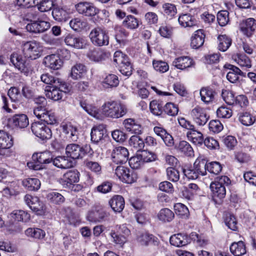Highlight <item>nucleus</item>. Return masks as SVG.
<instances>
[{
  "label": "nucleus",
  "instance_id": "f257e3e1",
  "mask_svg": "<svg viewBox=\"0 0 256 256\" xmlns=\"http://www.w3.org/2000/svg\"><path fill=\"white\" fill-rule=\"evenodd\" d=\"M230 184V179L226 176H218L210 187L212 192V198L216 204H220L226 194V186Z\"/></svg>",
  "mask_w": 256,
  "mask_h": 256
},
{
  "label": "nucleus",
  "instance_id": "f03ea898",
  "mask_svg": "<svg viewBox=\"0 0 256 256\" xmlns=\"http://www.w3.org/2000/svg\"><path fill=\"white\" fill-rule=\"evenodd\" d=\"M4 128L8 130H14L16 128H24L29 124L28 116L22 113L14 114L11 118L5 117L2 120Z\"/></svg>",
  "mask_w": 256,
  "mask_h": 256
},
{
  "label": "nucleus",
  "instance_id": "7ed1b4c3",
  "mask_svg": "<svg viewBox=\"0 0 256 256\" xmlns=\"http://www.w3.org/2000/svg\"><path fill=\"white\" fill-rule=\"evenodd\" d=\"M178 121L182 128L189 130L186 133L188 140L196 146H201L204 142V136L202 132L196 130L194 126L184 118H178Z\"/></svg>",
  "mask_w": 256,
  "mask_h": 256
},
{
  "label": "nucleus",
  "instance_id": "20e7f679",
  "mask_svg": "<svg viewBox=\"0 0 256 256\" xmlns=\"http://www.w3.org/2000/svg\"><path fill=\"white\" fill-rule=\"evenodd\" d=\"M22 50L25 57L31 60H36L40 56L43 49L40 42L36 40H30L24 42L22 44Z\"/></svg>",
  "mask_w": 256,
  "mask_h": 256
},
{
  "label": "nucleus",
  "instance_id": "39448f33",
  "mask_svg": "<svg viewBox=\"0 0 256 256\" xmlns=\"http://www.w3.org/2000/svg\"><path fill=\"white\" fill-rule=\"evenodd\" d=\"M69 91L68 86L64 80L60 81V84H54L52 86H46L45 88L46 96L55 101L60 100L64 94Z\"/></svg>",
  "mask_w": 256,
  "mask_h": 256
},
{
  "label": "nucleus",
  "instance_id": "423d86ee",
  "mask_svg": "<svg viewBox=\"0 0 256 256\" xmlns=\"http://www.w3.org/2000/svg\"><path fill=\"white\" fill-rule=\"evenodd\" d=\"M205 166L204 159H197L194 162L193 167L184 168L182 172L188 178L196 180L200 175L204 176L206 174Z\"/></svg>",
  "mask_w": 256,
  "mask_h": 256
},
{
  "label": "nucleus",
  "instance_id": "0eeeda50",
  "mask_svg": "<svg viewBox=\"0 0 256 256\" xmlns=\"http://www.w3.org/2000/svg\"><path fill=\"white\" fill-rule=\"evenodd\" d=\"M89 38L92 44L96 46H107L109 43L108 32L100 28L92 29L89 34Z\"/></svg>",
  "mask_w": 256,
  "mask_h": 256
},
{
  "label": "nucleus",
  "instance_id": "6e6552de",
  "mask_svg": "<svg viewBox=\"0 0 256 256\" xmlns=\"http://www.w3.org/2000/svg\"><path fill=\"white\" fill-rule=\"evenodd\" d=\"M31 129L32 133L42 140H48L52 136L51 130L42 122H34L32 123Z\"/></svg>",
  "mask_w": 256,
  "mask_h": 256
},
{
  "label": "nucleus",
  "instance_id": "1a4fd4ad",
  "mask_svg": "<svg viewBox=\"0 0 256 256\" xmlns=\"http://www.w3.org/2000/svg\"><path fill=\"white\" fill-rule=\"evenodd\" d=\"M86 150L80 146L76 144H70L66 146L65 154L67 158L72 160L82 158L86 154Z\"/></svg>",
  "mask_w": 256,
  "mask_h": 256
},
{
  "label": "nucleus",
  "instance_id": "9d476101",
  "mask_svg": "<svg viewBox=\"0 0 256 256\" xmlns=\"http://www.w3.org/2000/svg\"><path fill=\"white\" fill-rule=\"evenodd\" d=\"M80 180V172L76 170L66 172L60 179V183L64 187H70Z\"/></svg>",
  "mask_w": 256,
  "mask_h": 256
},
{
  "label": "nucleus",
  "instance_id": "9b49d317",
  "mask_svg": "<svg viewBox=\"0 0 256 256\" xmlns=\"http://www.w3.org/2000/svg\"><path fill=\"white\" fill-rule=\"evenodd\" d=\"M76 11L86 16H92L96 14L99 10L92 3L80 2L75 6Z\"/></svg>",
  "mask_w": 256,
  "mask_h": 256
},
{
  "label": "nucleus",
  "instance_id": "f8f14e48",
  "mask_svg": "<svg viewBox=\"0 0 256 256\" xmlns=\"http://www.w3.org/2000/svg\"><path fill=\"white\" fill-rule=\"evenodd\" d=\"M128 149L124 146L116 147L112 152V162L116 164L126 163L128 159Z\"/></svg>",
  "mask_w": 256,
  "mask_h": 256
},
{
  "label": "nucleus",
  "instance_id": "ddd939ff",
  "mask_svg": "<svg viewBox=\"0 0 256 256\" xmlns=\"http://www.w3.org/2000/svg\"><path fill=\"white\" fill-rule=\"evenodd\" d=\"M50 27V24L49 22L38 20L28 24L26 26V29L29 32L40 34L46 31Z\"/></svg>",
  "mask_w": 256,
  "mask_h": 256
},
{
  "label": "nucleus",
  "instance_id": "4468645a",
  "mask_svg": "<svg viewBox=\"0 0 256 256\" xmlns=\"http://www.w3.org/2000/svg\"><path fill=\"white\" fill-rule=\"evenodd\" d=\"M115 174L122 182L132 184L135 181V176L130 170L124 166H118L115 170Z\"/></svg>",
  "mask_w": 256,
  "mask_h": 256
},
{
  "label": "nucleus",
  "instance_id": "2eb2a0df",
  "mask_svg": "<svg viewBox=\"0 0 256 256\" xmlns=\"http://www.w3.org/2000/svg\"><path fill=\"white\" fill-rule=\"evenodd\" d=\"M222 96L226 104V105H223L219 107L216 112H228L232 111L231 105L233 104L236 101L234 92L228 90H224L222 91Z\"/></svg>",
  "mask_w": 256,
  "mask_h": 256
},
{
  "label": "nucleus",
  "instance_id": "dca6fc26",
  "mask_svg": "<svg viewBox=\"0 0 256 256\" xmlns=\"http://www.w3.org/2000/svg\"><path fill=\"white\" fill-rule=\"evenodd\" d=\"M43 63L46 67L54 70L60 68L63 64L59 56L54 54L45 56L44 58Z\"/></svg>",
  "mask_w": 256,
  "mask_h": 256
},
{
  "label": "nucleus",
  "instance_id": "f3484780",
  "mask_svg": "<svg viewBox=\"0 0 256 256\" xmlns=\"http://www.w3.org/2000/svg\"><path fill=\"white\" fill-rule=\"evenodd\" d=\"M172 64L178 69L184 70L187 68L193 67L195 62L190 57L182 56L175 58Z\"/></svg>",
  "mask_w": 256,
  "mask_h": 256
},
{
  "label": "nucleus",
  "instance_id": "a211bd4d",
  "mask_svg": "<svg viewBox=\"0 0 256 256\" xmlns=\"http://www.w3.org/2000/svg\"><path fill=\"white\" fill-rule=\"evenodd\" d=\"M64 41L66 45L78 49L83 48L86 45L84 39L72 34H68Z\"/></svg>",
  "mask_w": 256,
  "mask_h": 256
},
{
  "label": "nucleus",
  "instance_id": "6ab92c4d",
  "mask_svg": "<svg viewBox=\"0 0 256 256\" xmlns=\"http://www.w3.org/2000/svg\"><path fill=\"white\" fill-rule=\"evenodd\" d=\"M240 28L244 34L250 36L256 30V20L253 18H248L240 22Z\"/></svg>",
  "mask_w": 256,
  "mask_h": 256
},
{
  "label": "nucleus",
  "instance_id": "aec40b11",
  "mask_svg": "<svg viewBox=\"0 0 256 256\" xmlns=\"http://www.w3.org/2000/svg\"><path fill=\"white\" fill-rule=\"evenodd\" d=\"M26 58L24 56H22L18 54H13L11 56L10 60L18 70L22 72H26L28 70V65Z\"/></svg>",
  "mask_w": 256,
  "mask_h": 256
},
{
  "label": "nucleus",
  "instance_id": "412c9836",
  "mask_svg": "<svg viewBox=\"0 0 256 256\" xmlns=\"http://www.w3.org/2000/svg\"><path fill=\"white\" fill-rule=\"evenodd\" d=\"M102 112H124L127 110L126 106L118 102H108L102 106Z\"/></svg>",
  "mask_w": 256,
  "mask_h": 256
},
{
  "label": "nucleus",
  "instance_id": "4be33fe9",
  "mask_svg": "<svg viewBox=\"0 0 256 256\" xmlns=\"http://www.w3.org/2000/svg\"><path fill=\"white\" fill-rule=\"evenodd\" d=\"M52 16L58 22H65L68 18L69 12L65 7L54 5L52 11Z\"/></svg>",
  "mask_w": 256,
  "mask_h": 256
},
{
  "label": "nucleus",
  "instance_id": "5701e85b",
  "mask_svg": "<svg viewBox=\"0 0 256 256\" xmlns=\"http://www.w3.org/2000/svg\"><path fill=\"white\" fill-rule=\"evenodd\" d=\"M232 59L242 70H246L252 66V62L250 58L244 54L237 53L232 56Z\"/></svg>",
  "mask_w": 256,
  "mask_h": 256
},
{
  "label": "nucleus",
  "instance_id": "b1692460",
  "mask_svg": "<svg viewBox=\"0 0 256 256\" xmlns=\"http://www.w3.org/2000/svg\"><path fill=\"white\" fill-rule=\"evenodd\" d=\"M87 56L91 60L98 62L108 58L110 54L100 48H93L88 51Z\"/></svg>",
  "mask_w": 256,
  "mask_h": 256
},
{
  "label": "nucleus",
  "instance_id": "393cba45",
  "mask_svg": "<svg viewBox=\"0 0 256 256\" xmlns=\"http://www.w3.org/2000/svg\"><path fill=\"white\" fill-rule=\"evenodd\" d=\"M52 156L49 151L34 153L32 156V160L40 164H48L52 163Z\"/></svg>",
  "mask_w": 256,
  "mask_h": 256
},
{
  "label": "nucleus",
  "instance_id": "a878e982",
  "mask_svg": "<svg viewBox=\"0 0 256 256\" xmlns=\"http://www.w3.org/2000/svg\"><path fill=\"white\" fill-rule=\"evenodd\" d=\"M123 124L126 130L136 134H140L142 132V128L141 125L138 123L134 119L127 118L126 119Z\"/></svg>",
  "mask_w": 256,
  "mask_h": 256
},
{
  "label": "nucleus",
  "instance_id": "bb28decb",
  "mask_svg": "<svg viewBox=\"0 0 256 256\" xmlns=\"http://www.w3.org/2000/svg\"><path fill=\"white\" fill-rule=\"evenodd\" d=\"M87 69L85 66L81 64H76L72 66L70 76L73 80L82 78L86 74Z\"/></svg>",
  "mask_w": 256,
  "mask_h": 256
},
{
  "label": "nucleus",
  "instance_id": "cd10ccee",
  "mask_svg": "<svg viewBox=\"0 0 256 256\" xmlns=\"http://www.w3.org/2000/svg\"><path fill=\"white\" fill-rule=\"evenodd\" d=\"M205 34L202 30H196L191 38L190 46L192 48H198L202 46L204 42Z\"/></svg>",
  "mask_w": 256,
  "mask_h": 256
},
{
  "label": "nucleus",
  "instance_id": "c85d7f7f",
  "mask_svg": "<svg viewBox=\"0 0 256 256\" xmlns=\"http://www.w3.org/2000/svg\"><path fill=\"white\" fill-rule=\"evenodd\" d=\"M106 132V130L103 125L94 126L90 132L92 142L95 144H98L103 139Z\"/></svg>",
  "mask_w": 256,
  "mask_h": 256
},
{
  "label": "nucleus",
  "instance_id": "c756f323",
  "mask_svg": "<svg viewBox=\"0 0 256 256\" xmlns=\"http://www.w3.org/2000/svg\"><path fill=\"white\" fill-rule=\"evenodd\" d=\"M109 205L114 212H120L124 208L125 202L124 198L120 195L114 196L110 200Z\"/></svg>",
  "mask_w": 256,
  "mask_h": 256
},
{
  "label": "nucleus",
  "instance_id": "7c9ffc66",
  "mask_svg": "<svg viewBox=\"0 0 256 256\" xmlns=\"http://www.w3.org/2000/svg\"><path fill=\"white\" fill-rule=\"evenodd\" d=\"M170 243L175 246L180 247L190 242V238L184 234L179 233L172 236L170 239Z\"/></svg>",
  "mask_w": 256,
  "mask_h": 256
},
{
  "label": "nucleus",
  "instance_id": "2f4dec72",
  "mask_svg": "<svg viewBox=\"0 0 256 256\" xmlns=\"http://www.w3.org/2000/svg\"><path fill=\"white\" fill-rule=\"evenodd\" d=\"M63 132L71 141L75 142L78 140L79 132L76 126L70 124H66L63 126Z\"/></svg>",
  "mask_w": 256,
  "mask_h": 256
},
{
  "label": "nucleus",
  "instance_id": "473e14b6",
  "mask_svg": "<svg viewBox=\"0 0 256 256\" xmlns=\"http://www.w3.org/2000/svg\"><path fill=\"white\" fill-rule=\"evenodd\" d=\"M180 24L184 28L192 27L196 24V21L190 14H181L178 19Z\"/></svg>",
  "mask_w": 256,
  "mask_h": 256
},
{
  "label": "nucleus",
  "instance_id": "72a5a7b5",
  "mask_svg": "<svg viewBox=\"0 0 256 256\" xmlns=\"http://www.w3.org/2000/svg\"><path fill=\"white\" fill-rule=\"evenodd\" d=\"M52 163L54 166L62 168H68L72 166V162L66 156H58L52 159Z\"/></svg>",
  "mask_w": 256,
  "mask_h": 256
},
{
  "label": "nucleus",
  "instance_id": "f704fd0d",
  "mask_svg": "<svg viewBox=\"0 0 256 256\" xmlns=\"http://www.w3.org/2000/svg\"><path fill=\"white\" fill-rule=\"evenodd\" d=\"M201 100L206 104L212 103L215 98V92L210 88H203L200 90Z\"/></svg>",
  "mask_w": 256,
  "mask_h": 256
},
{
  "label": "nucleus",
  "instance_id": "c9c22d12",
  "mask_svg": "<svg viewBox=\"0 0 256 256\" xmlns=\"http://www.w3.org/2000/svg\"><path fill=\"white\" fill-rule=\"evenodd\" d=\"M10 216L12 220L24 222H28L30 218L29 214L22 210H15L13 211L10 214Z\"/></svg>",
  "mask_w": 256,
  "mask_h": 256
},
{
  "label": "nucleus",
  "instance_id": "e433bc0d",
  "mask_svg": "<svg viewBox=\"0 0 256 256\" xmlns=\"http://www.w3.org/2000/svg\"><path fill=\"white\" fill-rule=\"evenodd\" d=\"M36 116L48 124H58L61 121L60 118L55 116L54 113H38Z\"/></svg>",
  "mask_w": 256,
  "mask_h": 256
},
{
  "label": "nucleus",
  "instance_id": "4c0bfd02",
  "mask_svg": "<svg viewBox=\"0 0 256 256\" xmlns=\"http://www.w3.org/2000/svg\"><path fill=\"white\" fill-rule=\"evenodd\" d=\"M230 250L235 256H242L246 253V245L242 240L234 242L230 246Z\"/></svg>",
  "mask_w": 256,
  "mask_h": 256
},
{
  "label": "nucleus",
  "instance_id": "58836bf2",
  "mask_svg": "<svg viewBox=\"0 0 256 256\" xmlns=\"http://www.w3.org/2000/svg\"><path fill=\"white\" fill-rule=\"evenodd\" d=\"M23 186L30 191L38 190L40 186V182L36 178H28L22 181Z\"/></svg>",
  "mask_w": 256,
  "mask_h": 256
},
{
  "label": "nucleus",
  "instance_id": "ea45409f",
  "mask_svg": "<svg viewBox=\"0 0 256 256\" xmlns=\"http://www.w3.org/2000/svg\"><path fill=\"white\" fill-rule=\"evenodd\" d=\"M230 72L226 74V78L230 82H236L239 78V76L241 74L242 71L238 67L233 65H228Z\"/></svg>",
  "mask_w": 256,
  "mask_h": 256
},
{
  "label": "nucleus",
  "instance_id": "a19ab883",
  "mask_svg": "<svg viewBox=\"0 0 256 256\" xmlns=\"http://www.w3.org/2000/svg\"><path fill=\"white\" fill-rule=\"evenodd\" d=\"M70 27L74 31L80 32L87 26V22L78 18H72L69 22Z\"/></svg>",
  "mask_w": 256,
  "mask_h": 256
},
{
  "label": "nucleus",
  "instance_id": "79ce46f5",
  "mask_svg": "<svg viewBox=\"0 0 256 256\" xmlns=\"http://www.w3.org/2000/svg\"><path fill=\"white\" fill-rule=\"evenodd\" d=\"M123 26L128 29L133 30L138 28L140 20L132 15L128 16L122 22Z\"/></svg>",
  "mask_w": 256,
  "mask_h": 256
},
{
  "label": "nucleus",
  "instance_id": "37998d69",
  "mask_svg": "<svg viewBox=\"0 0 256 256\" xmlns=\"http://www.w3.org/2000/svg\"><path fill=\"white\" fill-rule=\"evenodd\" d=\"M162 12L170 18H172L177 12L176 6L171 3H164L162 5Z\"/></svg>",
  "mask_w": 256,
  "mask_h": 256
},
{
  "label": "nucleus",
  "instance_id": "c03bdc74",
  "mask_svg": "<svg viewBox=\"0 0 256 256\" xmlns=\"http://www.w3.org/2000/svg\"><path fill=\"white\" fill-rule=\"evenodd\" d=\"M160 220L164 222H170L174 217V213L168 208H164L160 210L158 214Z\"/></svg>",
  "mask_w": 256,
  "mask_h": 256
},
{
  "label": "nucleus",
  "instance_id": "a18cd8bd",
  "mask_svg": "<svg viewBox=\"0 0 256 256\" xmlns=\"http://www.w3.org/2000/svg\"><path fill=\"white\" fill-rule=\"evenodd\" d=\"M218 48L222 52H226L232 44V40L226 34L220 35L218 38Z\"/></svg>",
  "mask_w": 256,
  "mask_h": 256
},
{
  "label": "nucleus",
  "instance_id": "49530a36",
  "mask_svg": "<svg viewBox=\"0 0 256 256\" xmlns=\"http://www.w3.org/2000/svg\"><path fill=\"white\" fill-rule=\"evenodd\" d=\"M34 112L46 111L48 112L46 108L47 102L43 96L36 98L34 100Z\"/></svg>",
  "mask_w": 256,
  "mask_h": 256
},
{
  "label": "nucleus",
  "instance_id": "de8ad7c7",
  "mask_svg": "<svg viewBox=\"0 0 256 256\" xmlns=\"http://www.w3.org/2000/svg\"><path fill=\"white\" fill-rule=\"evenodd\" d=\"M119 84V80L117 76L114 74H108L106 76L103 80V85L106 88L116 87Z\"/></svg>",
  "mask_w": 256,
  "mask_h": 256
},
{
  "label": "nucleus",
  "instance_id": "09e8293b",
  "mask_svg": "<svg viewBox=\"0 0 256 256\" xmlns=\"http://www.w3.org/2000/svg\"><path fill=\"white\" fill-rule=\"evenodd\" d=\"M176 148L187 156L194 154V150L190 144L186 141H180Z\"/></svg>",
  "mask_w": 256,
  "mask_h": 256
},
{
  "label": "nucleus",
  "instance_id": "8fccbe9b",
  "mask_svg": "<svg viewBox=\"0 0 256 256\" xmlns=\"http://www.w3.org/2000/svg\"><path fill=\"white\" fill-rule=\"evenodd\" d=\"M130 145L138 152L140 151L144 146V142L138 136H132L129 140Z\"/></svg>",
  "mask_w": 256,
  "mask_h": 256
},
{
  "label": "nucleus",
  "instance_id": "3c124183",
  "mask_svg": "<svg viewBox=\"0 0 256 256\" xmlns=\"http://www.w3.org/2000/svg\"><path fill=\"white\" fill-rule=\"evenodd\" d=\"M154 236L148 233H140L137 236V240L140 245L148 246L154 240Z\"/></svg>",
  "mask_w": 256,
  "mask_h": 256
},
{
  "label": "nucleus",
  "instance_id": "603ef678",
  "mask_svg": "<svg viewBox=\"0 0 256 256\" xmlns=\"http://www.w3.org/2000/svg\"><path fill=\"white\" fill-rule=\"evenodd\" d=\"M205 170L206 172V170L210 173L214 174H218L222 170V166L220 164L217 162H212L209 163H207L205 160Z\"/></svg>",
  "mask_w": 256,
  "mask_h": 256
},
{
  "label": "nucleus",
  "instance_id": "864d4df0",
  "mask_svg": "<svg viewBox=\"0 0 256 256\" xmlns=\"http://www.w3.org/2000/svg\"><path fill=\"white\" fill-rule=\"evenodd\" d=\"M114 62L120 67L130 62L128 56L120 51H116L114 55Z\"/></svg>",
  "mask_w": 256,
  "mask_h": 256
},
{
  "label": "nucleus",
  "instance_id": "5fc2aeb1",
  "mask_svg": "<svg viewBox=\"0 0 256 256\" xmlns=\"http://www.w3.org/2000/svg\"><path fill=\"white\" fill-rule=\"evenodd\" d=\"M26 234L35 238L40 239L45 236V232L42 229L38 228H28L25 231Z\"/></svg>",
  "mask_w": 256,
  "mask_h": 256
},
{
  "label": "nucleus",
  "instance_id": "6e6d98bb",
  "mask_svg": "<svg viewBox=\"0 0 256 256\" xmlns=\"http://www.w3.org/2000/svg\"><path fill=\"white\" fill-rule=\"evenodd\" d=\"M29 207L32 211L36 212L37 214H42L44 212V204L36 196L34 198V202H32Z\"/></svg>",
  "mask_w": 256,
  "mask_h": 256
},
{
  "label": "nucleus",
  "instance_id": "4d7b16f0",
  "mask_svg": "<svg viewBox=\"0 0 256 256\" xmlns=\"http://www.w3.org/2000/svg\"><path fill=\"white\" fill-rule=\"evenodd\" d=\"M12 136L4 130H0V146H12Z\"/></svg>",
  "mask_w": 256,
  "mask_h": 256
},
{
  "label": "nucleus",
  "instance_id": "13d9d810",
  "mask_svg": "<svg viewBox=\"0 0 256 256\" xmlns=\"http://www.w3.org/2000/svg\"><path fill=\"white\" fill-rule=\"evenodd\" d=\"M54 0H42L36 4V6L40 12H46L54 8Z\"/></svg>",
  "mask_w": 256,
  "mask_h": 256
},
{
  "label": "nucleus",
  "instance_id": "bf43d9fd",
  "mask_svg": "<svg viewBox=\"0 0 256 256\" xmlns=\"http://www.w3.org/2000/svg\"><path fill=\"white\" fill-rule=\"evenodd\" d=\"M47 198L50 202L58 204L63 203L65 200L62 194L54 192L48 193Z\"/></svg>",
  "mask_w": 256,
  "mask_h": 256
},
{
  "label": "nucleus",
  "instance_id": "052dcab7",
  "mask_svg": "<svg viewBox=\"0 0 256 256\" xmlns=\"http://www.w3.org/2000/svg\"><path fill=\"white\" fill-rule=\"evenodd\" d=\"M152 66L155 70L160 73H164L169 69L168 64L162 60H154L152 61Z\"/></svg>",
  "mask_w": 256,
  "mask_h": 256
},
{
  "label": "nucleus",
  "instance_id": "680f3d73",
  "mask_svg": "<svg viewBox=\"0 0 256 256\" xmlns=\"http://www.w3.org/2000/svg\"><path fill=\"white\" fill-rule=\"evenodd\" d=\"M41 80L44 83L52 86L54 84H60V81L62 80L58 78H55L48 74H43L40 76Z\"/></svg>",
  "mask_w": 256,
  "mask_h": 256
},
{
  "label": "nucleus",
  "instance_id": "e2e57ef3",
  "mask_svg": "<svg viewBox=\"0 0 256 256\" xmlns=\"http://www.w3.org/2000/svg\"><path fill=\"white\" fill-rule=\"evenodd\" d=\"M128 163L130 166L133 169H138L144 164L140 154H137L136 156L132 157L129 160Z\"/></svg>",
  "mask_w": 256,
  "mask_h": 256
},
{
  "label": "nucleus",
  "instance_id": "0e129e2a",
  "mask_svg": "<svg viewBox=\"0 0 256 256\" xmlns=\"http://www.w3.org/2000/svg\"><path fill=\"white\" fill-rule=\"evenodd\" d=\"M229 13L227 10H221L218 13L217 20L219 24L225 26L229 22Z\"/></svg>",
  "mask_w": 256,
  "mask_h": 256
},
{
  "label": "nucleus",
  "instance_id": "69168bd1",
  "mask_svg": "<svg viewBox=\"0 0 256 256\" xmlns=\"http://www.w3.org/2000/svg\"><path fill=\"white\" fill-rule=\"evenodd\" d=\"M174 210L177 215L181 216H188L189 214L188 208L182 203L176 204L174 206Z\"/></svg>",
  "mask_w": 256,
  "mask_h": 256
},
{
  "label": "nucleus",
  "instance_id": "338daca9",
  "mask_svg": "<svg viewBox=\"0 0 256 256\" xmlns=\"http://www.w3.org/2000/svg\"><path fill=\"white\" fill-rule=\"evenodd\" d=\"M209 117L206 113H194L193 116L194 121L199 126L204 125L209 119Z\"/></svg>",
  "mask_w": 256,
  "mask_h": 256
},
{
  "label": "nucleus",
  "instance_id": "774afa93",
  "mask_svg": "<svg viewBox=\"0 0 256 256\" xmlns=\"http://www.w3.org/2000/svg\"><path fill=\"white\" fill-rule=\"evenodd\" d=\"M84 162L86 167L88 169L96 174H100V172L102 167L98 162L86 160Z\"/></svg>",
  "mask_w": 256,
  "mask_h": 256
}]
</instances>
